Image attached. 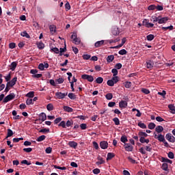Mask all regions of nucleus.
<instances>
[{
    "label": "nucleus",
    "instance_id": "f257e3e1",
    "mask_svg": "<svg viewBox=\"0 0 175 175\" xmlns=\"http://www.w3.org/2000/svg\"><path fill=\"white\" fill-rule=\"evenodd\" d=\"M71 39H72V43H75V44H79L81 42V40L80 39V38H77V33L75 32L72 33L71 36Z\"/></svg>",
    "mask_w": 175,
    "mask_h": 175
},
{
    "label": "nucleus",
    "instance_id": "f03ea898",
    "mask_svg": "<svg viewBox=\"0 0 175 175\" xmlns=\"http://www.w3.org/2000/svg\"><path fill=\"white\" fill-rule=\"evenodd\" d=\"M14 98H16V95L14 94V93H11L4 98V99L3 100V103H8V102H10V100H13Z\"/></svg>",
    "mask_w": 175,
    "mask_h": 175
},
{
    "label": "nucleus",
    "instance_id": "7ed1b4c3",
    "mask_svg": "<svg viewBox=\"0 0 175 175\" xmlns=\"http://www.w3.org/2000/svg\"><path fill=\"white\" fill-rule=\"evenodd\" d=\"M55 95L56 99H64V98H65V96L68 95V93H62L61 92H57L55 93Z\"/></svg>",
    "mask_w": 175,
    "mask_h": 175
},
{
    "label": "nucleus",
    "instance_id": "20e7f679",
    "mask_svg": "<svg viewBox=\"0 0 175 175\" xmlns=\"http://www.w3.org/2000/svg\"><path fill=\"white\" fill-rule=\"evenodd\" d=\"M81 79H83V80H88L90 83H92V81H94V77L92 75H81Z\"/></svg>",
    "mask_w": 175,
    "mask_h": 175
},
{
    "label": "nucleus",
    "instance_id": "39448f33",
    "mask_svg": "<svg viewBox=\"0 0 175 175\" xmlns=\"http://www.w3.org/2000/svg\"><path fill=\"white\" fill-rule=\"evenodd\" d=\"M142 25L146 27V28H152L154 27V24L149 23L147 19H144L142 22Z\"/></svg>",
    "mask_w": 175,
    "mask_h": 175
},
{
    "label": "nucleus",
    "instance_id": "423d86ee",
    "mask_svg": "<svg viewBox=\"0 0 175 175\" xmlns=\"http://www.w3.org/2000/svg\"><path fill=\"white\" fill-rule=\"evenodd\" d=\"M105 44H107V42H106V41L105 40H100V41H97L94 44V46L96 47V49H98V47H102V46H105Z\"/></svg>",
    "mask_w": 175,
    "mask_h": 175
},
{
    "label": "nucleus",
    "instance_id": "0eeeda50",
    "mask_svg": "<svg viewBox=\"0 0 175 175\" xmlns=\"http://www.w3.org/2000/svg\"><path fill=\"white\" fill-rule=\"evenodd\" d=\"M165 138L168 140V142H170V143H174L175 142V137L170 133H167L165 135Z\"/></svg>",
    "mask_w": 175,
    "mask_h": 175
},
{
    "label": "nucleus",
    "instance_id": "6e6552de",
    "mask_svg": "<svg viewBox=\"0 0 175 175\" xmlns=\"http://www.w3.org/2000/svg\"><path fill=\"white\" fill-rule=\"evenodd\" d=\"M168 21V17L161 18V16H159V24H166V23H167Z\"/></svg>",
    "mask_w": 175,
    "mask_h": 175
},
{
    "label": "nucleus",
    "instance_id": "1a4fd4ad",
    "mask_svg": "<svg viewBox=\"0 0 175 175\" xmlns=\"http://www.w3.org/2000/svg\"><path fill=\"white\" fill-rule=\"evenodd\" d=\"M128 106V103L126 100H121L119 103V107L120 109H125Z\"/></svg>",
    "mask_w": 175,
    "mask_h": 175
},
{
    "label": "nucleus",
    "instance_id": "9d476101",
    "mask_svg": "<svg viewBox=\"0 0 175 175\" xmlns=\"http://www.w3.org/2000/svg\"><path fill=\"white\" fill-rule=\"evenodd\" d=\"M100 147L103 150H106V148H107V147H109V144L106 141H103L100 143Z\"/></svg>",
    "mask_w": 175,
    "mask_h": 175
},
{
    "label": "nucleus",
    "instance_id": "9b49d317",
    "mask_svg": "<svg viewBox=\"0 0 175 175\" xmlns=\"http://www.w3.org/2000/svg\"><path fill=\"white\" fill-rule=\"evenodd\" d=\"M97 159L98 161L96 162V165H97V166H99V165H103V163H105V160L103 159V158L98 157Z\"/></svg>",
    "mask_w": 175,
    "mask_h": 175
},
{
    "label": "nucleus",
    "instance_id": "f8f14e48",
    "mask_svg": "<svg viewBox=\"0 0 175 175\" xmlns=\"http://www.w3.org/2000/svg\"><path fill=\"white\" fill-rule=\"evenodd\" d=\"M124 148L126 151H129V152L133 150V146H131L129 144H126L124 145Z\"/></svg>",
    "mask_w": 175,
    "mask_h": 175
},
{
    "label": "nucleus",
    "instance_id": "ddd939ff",
    "mask_svg": "<svg viewBox=\"0 0 175 175\" xmlns=\"http://www.w3.org/2000/svg\"><path fill=\"white\" fill-rule=\"evenodd\" d=\"M47 118V116H46V113H41L39 116V120H40L42 122L43 121H46Z\"/></svg>",
    "mask_w": 175,
    "mask_h": 175
},
{
    "label": "nucleus",
    "instance_id": "4468645a",
    "mask_svg": "<svg viewBox=\"0 0 175 175\" xmlns=\"http://www.w3.org/2000/svg\"><path fill=\"white\" fill-rule=\"evenodd\" d=\"M49 29H50V32L53 34V33H55L56 31H57V27H55V25H51L49 26Z\"/></svg>",
    "mask_w": 175,
    "mask_h": 175
},
{
    "label": "nucleus",
    "instance_id": "2eb2a0df",
    "mask_svg": "<svg viewBox=\"0 0 175 175\" xmlns=\"http://www.w3.org/2000/svg\"><path fill=\"white\" fill-rule=\"evenodd\" d=\"M68 146L72 147V148H76L77 147V142L75 141H70L68 142Z\"/></svg>",
    "mask_w": 175,
    "mask_h": 175
},
{
    "label": "nucleus",
    "instance_id": "dca6fc26",
    "mask_svg": "<svg viewBox=\"0 0 175 175\" xmlns=\"http://www.w3.org/2000/svg\"><path fill=\"white\" fill-rule=\"evenodd\" d=\"M140 143L144 144L146 143V144H148L150 143V139L144 138V137H141L139 139Z\"/></svg>",
    "mask_w": 175,
    "mask_h": 175
},
{
    "label": "nucleus",
    "instance_id": "f3484780",
    "mask_svg": "<svg viewBox=\"0 0 175 175\" xmlns=\"http://www.w3.org/2000/svg\"><path fill=\"white\" fill-rule=\"evenodd\" d=\"M11 70H15L16 68H17V62H13L10 66Z\"/></svg>",
    "mask_w": 175,
    "mask_h": 175
},
{
    "label": "nucleus",
    "instance_id": "a211bd4d",
    "mask_svg": "<svg viewBox=\"0 0 175 175\" xmlns=\"http://www.w3.org/2000/svg\"><path fill=\"white\" fill-rule=\"evenodd\" d=\"M13 85H12V84L10 83V81L8 82V83H7V85H6V88H5V92H9V90H10V88H11L12 87H13Z\"/></svg>",
    "mask_w": 175,
    "mask_h": 175
},
{
    "label": "nucleus",
    "instance_id": "6ab92c4d",
    "mask_svg": "<svg viewBox=\"0 0 175 175\" xmlns=\"http://www.w3.org/2000/svg\"><path fill=\"white\" fill-rule=\"evenodd\" d=\"M153 66H154V63L151 62V60L146 62V68H148V69H151L152 68Z\"/></svg>",
    "mask_w": 175,
    "mask_h": 175
},
{
    "label": "nucleus",
    "instance_id": "aec40b11",
    "mask_svg": "<svg viewBox=\"0 0 175 175\" xmlns=\"http://www.w3.org/2000/svg\"><path fill=\"white\" fill-rule=\"evenodd\" d=\"M155 132H157V133H161V132H163V126H157L155 128Z\"/></svg>",
    "mask_w": 175,
    "mask_h": 175
},
{
    "label": "nucleus",
    "instance_id": "412c9836",
    "mask_svg": "<svg viewBox=\"0 0 175 175\" xmlns=\"http://www.w3.org/2000/svg\"><path fill=\"white\" fill-rule=\"evenodd\" d=\"M51 53H54L55 54H59V49L57 47L52 46L51 48Z\"/></svg>",
    "mask_w": 175,
    "mask_h": 175
},
{
    "label": "nucleus",
    "instance_id": "4be33fe9",
    "mask_svg": "<svg viewBox=\"0 0 175 175\" xmlns=\"http://www.w3.org/2000/svg\"><path fill=\"white\" fill-rule=\"evenodd\" d=\"M63 109L64 111H67V113H72L73 111V109L68 106H64Z\"/></svg>",
    "mask_w": 175,
    "mask_h": 175
},
{
    "label": "nucleus",
    "instance_id": "5701e85b",
    "mask_svg": "<svg viewBox=\"0 0 175 175\" xmlns=\"http://www.w3.org/2000/svg\"><path fill=\"white\" fill-rule=\"evenodd\" d=\"M37 46L38 49H39L40 50H43V49H44V44L42 42H37Z\"/></svg>",
    "mask_w": 175,
    "mask_h": 175
},
{
    "label": "nucleus",
    "instance_id": "b1692460",
    "mask_svg": "<svg viewBox=\"0 0 175 175\" xmlns=\"http://www.w3.org/2000/svg\"><path fill=\"white\" fill-rule=\"evenodd\" d=\"M112 33H113V35H114L115 36H117V35H120V30L118 29V28L115 27V28L112 30Z\"/></svg>",
    "mask_w": 175,
    "mask_h": 175
},
{
    "label": "nucleus",
    "instance_id": "393cba45",
    "mask_svg": "<svg viewBox=\"0 0 175 175\" xmlns=\"http://www.w3.org/2000/svg\"><path fill=\"white\" fill-rule=\"evenodd\" d=\"M7 137H5V139H8V137H11V136H13L14 133H13V131H12V129H8L7 130Z\"/></svg>",
    "mask_w": 175,
    "mask_h": 175
},
{
    "label": "nucleus",
    "instance_id": "a878e982",
    "mask_svg": "<svg viewBox=\"0 0 175 175\" xmlns=\"http://www.w3.org/2000/svg\"><path fill=\"white\" fill-rule=\"evenodd\" d=\"M111 81H113V84H117V83L120 81V78L118 76H116L111 78Z\"/></svg>",
    "mask_w": 175,
    "mask_h": 175
},
{
    "label": "nucleus",
    "instance_id": "bb28decb",
    "mask_svg": "<svg viewBox=\"0 0 175 175\" xmlns=\"http://www.w3.org/2000/svg\"><path fill=\"white\" fill-rule=\"evenodd\" d=\"M168 108L170 110V113H172V114H175V107L173 105H168Z\"/></svg>",
    "mask_w": 175,
    "mask_h": 175
},
{
    "label": "nucleus",
    "instance_id": "cd10ccee",
    "mask_svg": "<svg viewBox=\"0 0 175 175\" xmlns=\"http://www.w3.org/2000/svg\"><path fill=\"white\" fill-rule=\"evenodd\" d=\"M114 157H115L114 153L109 152L107 154V161H110V159H113Z\"/></svg>",
    "mask_w": 175,
    "mask_h": 175
},
{
    "label": "nucleus",
    "instance_id": "c85d7f7f",
    "mask_svg": "<svg viewBox=\"0 0 175 175\" xmlns=\"http://www.w3.org/2000/svg\"><path fill=\"white\" fill-rule=\"evenodd\" d=\"M46 109L49 111H52V110H54V105H53L51 103H49L46 105Z\"/></svg>",
    "mask_w": 175,
    "mask_h": 175
},
{
    "label": "nucleus",
    "instance_id": "c756f323",
    "mask_svg": "<svg viewBox=\"0 0 175 175\" xmlns=\"http://www.w3.org/2000/svg\"><path fill=\"white\" fill-rule=\"evenodd\" d=\"M161 161L165 162L166 163H170V164L172 163V160H170V159H169L167 158H165V157H162L161 158Z\"/></svg>",
    "mask_w": 175,
    "mask_h": 175
},
{
    "label": "nucleus",
    "instance_id": "7c9ffc66",
    "mask_svg": "<svg viewBox=\"0 0 175 175\" xmlns=\"http://www.w3.org/2000/svg\"><path fill=\"white\" fill-rule=\"evenodd\" d=\"M113 59H114V55H109V56L107 57V62H109V63L113 62Z\"/></svg>",
    "mask_w": 175,
    "mask_h": 175
},
{
    "label": "nucleus",
    "instance_id": "2f4dec72",
    "mask_svg": "<svg viewBox=\"0 0 175 175\" xmlns=\"http://www.w3.org/2000/svg\"><path fill=\"white\" fill-rule=\"evenodd\" d=\"M157 139L159 142H165V136H163L162 134H160L158 135Z\"/></svg>",
    "mask_w": 175,
    "mask_h": 175
},
{
    "label": "nucleus",
    "instance_id": "473e14b6",
    "mask_svg": "<svg viewBox=\"0 0 175 175\" xmlns=\"http://www.w3.org/2000/svg\"><path fill=\"white\" fill-rule=\"evenodd\" d=\"M157 126V125L154 122H150L148 125V129H154V128Z\"/></svg>",
    "mask_w": 175,
    "mask_h": 175
},
{
    "label": "nucleus",
    "instance_id": "72a5a7b5",
    "mask_svg": "<svg viewBox=\"0 0 175 175\" xmlns=\"http://www.w3.org/2000/svg\"><path fill=\"white\" fill-rule=\"evenodd\" d=\"M27 98H33L35 96V92H29L26 94Z\"/></svg>",
    "mask_w": 175,
    "mask_h": 175
},
{
    "label": "nucleus",
    "instance_id": "f704fd0d",
    "mask_svg": "<svg viewBox=\"0 0 175 175\" xmlns=\"http://www.w3.org/2000/svg\"><path fill=\"white\" fill-rule=\"evenodd\" d=\"M138 126H139V128H142V129H146L147 128V125H146V124L142 123V122H139L138 123Z\"/></svg>",
    "mask_w": 175,
    "mask_h": 175
},
{
    "label": "nucleus",
    "instance_id": "c9c22d12",
    "mask_svg": "<svg viewBox=\"0 0 175 175\" xmlns=\"http://www.w3.org/2000/svg\"><path fill=\"white\" fill-rule=\"evenodd\" d=\"M21 36H23L25 38H27V39H29L30 36L27 31H23L21 33Z\"/></svg>",
    "mask_w": 175,
    "mask_h": 175
},
{
    "label": "nucleus",
    "instance_id": "e433bc0d",
    "mask_svg": "<svg viewBox=\"0 0 175 175\" xmlns=\"http://www.w3.org/2000/svg\"><path fill=\"white\" fill-rule=\"evenodd\" d=\"M106 99L108 100H111V99H113V94L111 93H108L105 95Z\"/></svg>",
    "mask_w": 175,
    "mask_h": 175
},
{
    "label": "nucleus",
    "instance_id": "4c0bfd02",
    "mask_svg": "<svg viewBox=\"0 0 175 175\" xmlns=\"http://www.w3.org/2000/svg\"><path fill=\"white\" fill-rule=\"evenodd\" d=\"M161 29H163V31H167V29H170V31H172L173 29V25H170V26H168V27H163L161 28Z\"/></svg>",
    "mask_w": 175,
    "mask_h": 175
},
{
    "label": "nucleus",
    "instance_id": "58836bf2",
    "mask_svg": "<svg viewBox=\"0 0 175 175\" xmlns=\"http://www.w3.org/2000/svg\"><path fill=\"white\" fill-rule=\"evenodd\" d=\"M26 105L27 106H29V105H33V101L32 98H27L26 100Z\"/></svg>",
    "mask_w": 175,
    "mask_h": 175
},
{
    "label": "nucleus",
    "instance_id": "ea45409f",
    "mask_svg": "<svg viewBox=\"0 0 175 175\" xmlns=\"http://www.w3.org/2000/svg\"><path fill=\"white\" fill-rule=\"evenodd\" d=\"M120 141L122 142V143H126V142H128V138L126 137V136L123 135L121 137Z\"/></svg>",
    "mask_w": 175,
    "mask_h": 175
},
{
    "label": "nucleus",
    "instance_id": "a19ab883",
    "mask_svg": "<svg viewBox=\"0 0 175 175\" xmlns=\"http://www.w3.org/2000/svg\"><path fill=\"white\" fill-rule=\"evenodd\" d=\"M46 139V135H41L38 137L36 139L37 142H43Z\"/></svg>",
    "mask_w": 175,
    "mask_h": 175
},
{
    "label": "nucleus",
    "instance_id": "79ce46f5",
    "mask_svg": "<svg viewBox=\"0 0 175 175\" xmlns=\"http://www.w3.org/2000/svg\"><path fill=\"white\" fill-rule=\"evenodd\" d=\"M96 82L97 83V84H102L103 83V78L102 77H98L96 79Z\"/></svg>",
    "mask_w": 175,
    "mask_h": 175
},
{
    "label": "nucleus",
    "instance_id": "37998d69",
    "mask_svg": "<svg viewBox=\"0 0 175 175\" xmlns=\"http://www.w3.org/2000/svg\"><path fill=\"white\" fill-rule=\"evenodd\" d=\"M161 169H163V170H165V172H167V169H168L167 163H163L162 164Z\"/></svg>",
    "mask_w": 175,
    "mask_h": 175
},
{
    "label": "nucleus",
    "instance_id": "c03bdc74",
    "mask_svg": "<svg viewBox=\"0 0 175 175\" xmlns=\"http://www.w3.org/2000/svg\"><path fill=\"white\" fill-rule=\"evenodd\" d=\"M124 87L126 88H131V87H132V83L129 82V81H126L124 83Z\"/></svg>",
    "mask_w": 175,
    "mask_h": 175
},
{
    "label": "nucleus",
    "instance_id": "a18cd8bd",
    "mask_svg": "<svg viewBox=\"0 0 175 175\" xmlns=\"http://www.w3.org/2000/svg\"><path fill=\"white\" fill-rule=\"evenodd\" d=\"M66 51V45H65L64 48H60L59 50V55H62V53H65Z\"/></svg>",
    "mask_w": 175,
    "mask_h": 175
},
{
    "label": "nucleus",
    "instance_id": "49530a36",
    "mask_svg": "<svg viewBox=\"0 0 175 175\" xmlns=\"http://www.w3.org/2000/svg\"><path fill=\"white\" fill-rule=\"evenodd\" d=\"M55 81H56L57 84H62V83H64V78H59V79H56Z\"/></svg>",
    "mask_w": 175,
    "mask_h": 175
},
{
    "label": "nucleus",
    "instance_id": "de8ad7c7",
    "mask_svg": "<svg viewBox=\"0 0 175 175\" xmlns=\"http://www.w3.org/2000/svg\"><path fill=\"white\" fill-rule=\"evenodd\" d=\"M113 121L115 125H120V119H118V118H114L113 119Z\"/></svg>",
    "mask_w": 175,
    "mask_h": 175
},
{
    "label": "nucleus",
    "instance_id": "09e8293b",
    "mask_svg": "<svg viewBox=\"0 0 175 175\" xmlns=\"http://www.w3.org/2000/svg\"><path fill=\"white\" fill-rule=\"evenodd\" d=\"M22 165H27V166H29V165H31V161L28 162L27 160H23L21 162Z\"/></svg>",
    "mask_w": 175,
    "mask_h": 175
},
{
    "label": "nucleus",
    "instance_id": "8fccbe9b",
    "mask_svg": "<svg viewBox=\"0 0 175 175\" xmlns=\"http://www.w3.org/2000/svg\"><path fill=\"white\" fill-rule=\"evenodd\" d=\"M146 39L147 40H149V41L154 40V35L152 34L148 35L146 36Z\"/></svg>",
    "mask_w": 175,
    "mask_h": 175
},
{
    "label": "nucleus",
    "instance_id": "3c124183",
    "mask_svg": "<svg viewBox=\"0 0 175 175\" xmlns=\"http://www.w3.org/2000/svg\"><path fill=\"white\" fill-rule=\"evenodd\" d=\"M157 9V5H150L148 7V10H155Z\"/></svg>",
    "mask_w": 175,
    "mask_h": 175
},
{
    "label": "nucleus",
    "instance_id": "603ef678",
    "mask_svg": "<svg viewBox=\"0 0 175 175\" xmlns=\"http://www.w3.org/2000/svg\"><path fill=\"white\" fill-rule=\"evenodd\" d=\"M53 151V148L51 147H48L45 150V152L46 154H51V152Z\"/></svg>",
    "mask_w": 175,
    "mask_h": 175
},
{
    "label": "nucleus",
    "instance_id": "864d4df0",
    "mask_svg": "<svg viewBox=\"0 0 175 175\" xmlns=\"http://www.w3.org/2000/svg\"><path fill=\"white\" fill-rule=\"evenodd\" d=\"M107 83V85H109V87H113L114 85V83L111 79L108 80Z\"/></svg>",
    "mask_w": 175,
    "mask_h": 175
},
{
    "label": "nucleus",
    "instance_id": "5fc2aeb1",
    "mask_svg": "<svg viewBox=\"0 0 175 175\" xmlns=\"http://www.w3.org/2000/svg\"><path fill=\"white\" fill-rule=\"evenodd\" d=\"M55 169H59V170H66V167H60L58 165H54Z\"/></svg>",
    "mask_w": 175,
    "mask_h": 175
},
{
    "label": "nucleus",
    "instance_id": "6e6d98bb",
    "mask_svg": "<svg viewBox=\"0 0 175 175\" xmlns=\"http://www.w3.org/2000/svg\"><path fill=\"white\" fill-rule=\"evenodd\" d=\"M111 72L113 73V77H116L117 75H118V70H117L116 68L112 69Z\"/></svg>",
    "mask_w": 175,
    "mask_h": 175
},
{
    "label": "nucleus",
    "instance_id": "4d7b16f0",
    "mask_svg": "<svg viewBox=\"0 0 175 175\" xmlns=\"http://www.w3.org/2000/svg\"><path fill=\"white\" fill-rule=\"evenodd\" d=\"M10 83L12 85H16V83L17 82V77H14L12 79L11 81H10Z\"/></svg>",
    "mask_w": 175,
    "mask_h": 175
},
{
    "label": "nucleus",
    "instance_id": "13d9d810",
    "mask_svg": "<svg viewBox=\"0 0 175 175\" xmlns=\"http://www.w3.org/2000/svg\"><path fill=\"white\" fill-rule=\"evenodd\" d=\"M68 98H70V99H76V95L73 93H69Z\"/></svg>",
    "mask_w": 175,
    "mask_h": 175
},
{
    "label": "nucleus",
    "instance_id": "bf43d9fd",
    "mask_svg": "<svg viewBox=\"0 0 175 175\" xmlns=\"http://www.w3.org/2000/svg\"><path fill=\"white\" fill-rule=\"evenodd\" d=\"M66 126H72L73 125V121L72 120H68L66 123Z\"/></svg>",
    "mask_w": 175,
    "mask_h": 175
},
{
    "label": "nucleus",
    "instance_id": "052dcab7",
    "mask_svg": "<svg viewBox=\"0 0 175 175\" xmlns=\"http://www.w3.org/2000/svg\"><path fill=\"white\" fill-rule=\"evenodd\" d=\"M139 136H143L144 137H147V136H148V135L143 131H140L139 133Z\"/></svg>",
    "mask_w": 175,
    "mask_h": 175
},
{
    "label": "nucleus",
    "instance_id": "680f3d73",
    "mask_svg": "<svg viewBox=\"0 0 175 175\" xmlns=\"http://www.w3.org/2000/svg\"><path fill=\"white\" fill-rule=\"evenodd\" d=\"M59 126H62L63 128H66V123L65 122V121H62L59 124Z\"/></svg>",
    "mask_w": 175,
    "mask_h": 175
},
{
    "label": "nucleus",
    "instance_id": "e2e57ef3",
    "mask_svg": "<svg viewBox=\"0 0 175 175\" xmlns=\"http://www.w3.org/2000/svg\"><path fill=\"white\" fill-rule=\"evenodd\" d=\"M142 92L144 93V94H146V95H148V94H150V90L146 89V88H142Z\"/></svg>",
    "mask_w": 175,
    "mask_h": 175
},
{
    "label": "nucleus",
    "instance_id": "0e129e2a",
    "mask_svg": "<svg viewBox=\"0 0 175 175\" xmlns=\"http://www.w3.org/2000/svg\"><path fill=\"white\" fill-rule=\"evenodd\" d=\"M119 54L120 55H125V54H126V50L125 49H122L119 51Z\"/></svg>",
    "mask_w": 175,
    "mask_h": 175
},
{
    "label": "nucleus",
    "instance_id": "69168bd1",
    "mask_svg": "<svg viewBox=\"0 0 175 175\" xmlns=\"http://www.w3.org/2000/svg\"><path fill=\"white\" fill-rule=\"evenodd\" d=\"M93 173L94 174H99V173H100V170H99V168H96L93 170Z\"/></svg>",
    "mask_w": 175,
    "mask_h": 175
},
{
    "label": "nucleus",
    "instance_id": "338daca9",
    "mask_svg": "<svg viewBox=\"0 0 175 175\" xmlns=\"http://www.w3.org/2000/svg\"><path fill=\"white\" fill-rule=\"evenodd\" d=\"M23 151L25 152H31L32 148H23Z\"/></svg>",
    "mask_w": 175,
    "mask_h": 175
},
{
    "label": "nucleus",
    "instance_id": "774afa93",
    "mask_svg": "<svg viewBox=\"0 0 175 175\" xmlns=\"http://www.w3.org/2000/svg\"><path fill=\"white\" fill-rule=\"evenodd\" d=\"M10 49H15L16 48V43L14 42H11L9 44Z\"/></svg>",
    "mask_w": 175,
    "mask_h": 175
}]
</instances>
